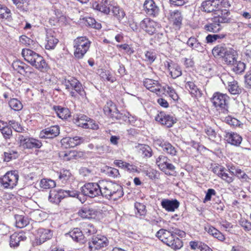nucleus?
I'll list each match as a JSON object with an SVG mask.
<instances>
[{"label": "nucleus", "mask_w": 251, "mask_h": 251, "mask_svg": "<svg viewBox=\"0 0 251 251\" xmlns=\"http://www.w3.org/2000/svg\"><path fill=\"white\" fill-rule=\"evenodd\" d=\"M163 90L173 100H178V96L176 94L175 90L172 87L166 85L165 86L163 87Z\"/></svg>", "instance_id": "864d4df0"}, {"label": "nucleus", "mask_w": 251, "mask_h": 251, "mask_svg": "<svg viewBox=\"0 0 251 251\" xmlns=\"http://www.w3.org/2000/svg\"><path fill=\"white\" fill-rule=\"evenodd\" d=\"M66 89L70 91V95L73 97H76V94L79 95L82 98L86 96V93L81 83L75 77H71L68 79H65L63 82Z\"/></svg>", "instance_id": "f03ea898"}, {"label": "nucleus", "mask_w": 251, "mask_h": 251, "mask_svg": "<svg viewBox=\"0 0 251 251\" xmlns=\"http://www.w3.org/2000/svg\"><path fill=\"white\" fill-rule=\"evenodd\" d=\"M245 86L247 89H251V68L244 75Z\"/></svg>", "instance_id": "0e129e2a"}, {"label": "nucleus", "mask_w": 251, "mask_h": 251, "mask_svg": "<svg viewBox=\"0 0 251 251\" xmlns=\"http://www.w3.org/2000/svg\"><path fill=\"white\" fill-rule=\"evenodd\" d=\"M171 235H172V233H171L168 230L162 228L157 232L156 236L162 242H163Z\"/></svg>", "instance_id": "052dcab7"}, {"label": "nucleus", "mask_w": 251, "mask_h": 251, "mask_svg": "<svg viewBox=\"0 0 251 251\" xmlns=\"http://www.w3.org/2000/svg\"><path fill=\"white\" fill-rule=\"evenodd\" d=\"M232 65V70L236 74H240L243 72L246 68V65L244 63L236 60V62Z\"/></svg>", "instance_id": "8fccbe9b"}, {"label": "nucleus", "mask_w": 251, "mask_h": 251, "mask_svg": "<svg viewBox=\"0 0 251 251\" xmlns=\"http://www.w3.org/2000/svg\"><path fill=\"white\" fill-rule=\"evenodd\" d=\"M16 220V226L19 228H23L28 224L27 218H25L22 215H17L15 217Z\"/></svg>", "instance_id": "49530a36"}, {"label": "nucleus", "mask_w": 251, "mask_h": 251, "mask_svg": "<svg viewBox=\"0 0 251 251\" xmlns=\"http://www.w3.org/2000/svg\"><path fill=\"white\" fill-rule=\"evenodd\" d=\"M144 9L146 13L152 17L159 15L160 9L153 0H146L144 3Z\"/></svg>", "instance_id": "dca6fc26"}, {"label": "nucleus", "mask_w": 251, "mask_h": 251, "mask_svg": "<svg viewBox=\"0 0 251 251\" xmlns=\"http://www.w3.org/2000/svg\"><path fill=\"white\" fill-rule=\"evenodd\" d=\"M104 114L113 119H122V114L120 113L116 106L111 101H108L103 107Z\"/></svg>", "instance_id": "ddd939ff"}, {"label": "nucleus", "mask_w": 251, "mask_h": 251, "mask_svg": "<svg viewBox=\"0 0 251 251\" xmlns=\"http://www.w3.org/2000/svg\"><path fill=\"white\" fill-rule=\"evenodd\" d=\"M86 25L88 26H89L92 28L99 29L101 28V24L95 20L92 17H87L85 19Z\"/></svg>", "instance_id": "5fc2aeb1"}, {"label": "nucleus", "mask_w": 251, "mask_h": 251, "mask_svg": "<svg viewBox=\"0 0 251 251\" xmlns=\"http://www.w3.org/2000/svg\"><path fill=\"white\" fill-rule=\"evenodd\" d=\"M108 244V239L104 236L97 235L93 236L89 242L90 251H97L106 247Z\"/></svg>", "instance_id": "9d476101"}, {"label": "nucleus", "mask_w": 251, "mask_h": 251, "mask_svg": "<svg viewBox=\"0 0 251 251\" xmlns=\"http://www.w3.org/2000/svg\"><path fill=\"white\" fill-rule=\"evenodd\" d=\"M17 138L19 142L20 146L24 149H39L42 146V143L41 141L32 137H29L27 136L19 134Z\"/></svg>", "instance_id": "6e6552de"}, {"label": "nucleus", "mask_w": 251, "mask_h": 251, "mask_svg": "<svg viewBox=\"0 0 251 251\" xmlns=\"http://www.w3.org/2000/svg\"><path fill=\"white\" fill-rule=\"evenodd\" d=\"M100 180L98 183L88 182L81 187L82 194L91 198L100 196Z\"/></svg>", "instance_id": "1a4fd4ad"}, {"label": "nucleus", "mask_w": 251, "mask_h": 251, "mask_svg": "<svg viewBox=\"0 0 251 251\" xmlns=\"http://www.w3.org/2000/svg\"><path fill=\"white\" fill-rule=\"evenodd\" d=\"M113 16L120 21L126 15L124 10L119 6H113L111 10Z\"/></svg>", "instance_id": "a18cd8bd"}, {"label": "nucleus", "mask_w": 251, "mask_h": 251, "mask_svg": "<svg viewBox=\"0 0 251 251\" xmlns=\"http://www.w3.org/2000/svg\"><path fill=\"white\" fill-rule=\"evenodd\" d=\"M22 55L25 61L29 63L31 66H33V64L35 65L38 58L41 56L38 53L28 49H23Z\"/></svg>", "instance_id": "a211bd4d"}, {"label": "nucleus", "mask_w": 251, "mask_h": 251, "mask_svg": "<svg viewBox=\"0 0 251 251\" xmlns=\"http://www.w3.org/2000/svg\"><path fill=\"white\" fill-rule=\"evenodd\" d=\"M32 66L43 72L47 71L48 69V65L42 56L38 58L37 61H36L35 65L33 64Z\"/></svg>", "instance_id": "ea45409f"}, {"label": "nucleus", "mask_w": 251, "mask_h": 251, "mask_svg": "<svg viewBox=\"0 0 251 251\" xmlns=\"http://www.w3.org/2000/svg\"><path fill=\"white\" fill-rule=\"evenodd\" d=\"M234 169V176H236L239 178H242L244 179H247L248 178V176L247 174L241 169L239 168H235V167L232 166Z\"/></svg>", "instance_id": "338daca9"}, {"label": "nucleus", "mask_w": 251, "mask_h": 251, "mask_svg": "<svg viewBox=\"0 0 251 251\" xmlns=\"http://www.w3.org/2000/svg\"><path fill=\"white\" fill-rule=\"evenodd\" d=\"M169 16L170 20L173 23L174 25L176 26L179 27L182 24L183 19L181 12L177 10L171 11Z\"/></svg>", "instance_id": "cd10ccee"}, {"label": "nucleus", "mask_w": 251, "mask_h": 251, "mask_svg": "<svg viewBox=\"0 0 251 251\" xmlns=\"http://www.w3.org/2000/svg\"><path fill=\"white\" fill-rule=\"evenodd\" d=\"M217 16L214 17V21L219 23H227L230 22L229 17L230 13L228 10L225 9H219L215 13Z\"/></svg>", "instance_id": "a878e982"}, {"label": "nucleus", "mask_w": 251, "mask_h": 251, "mask_svg": "<svg viewBox=\"0 0 251 251\" xmlns=\"http://www.w3.org/2000/svg\"><path fill=\"white\" fill-rule=\"evenodd\" d=\"M96 9L106 14H109L111 10V8L109 7L107 5L103 4L101 2L100 4H96Z\"/></svg>", "instance_id": "69168bd1"}, {"label": "nucleus", "mask_w": 251, "mask_h": 251, "mask_svg": "<svg viewBox=\"0 0 251 251\" xmlns=\"http://www.w3.org/2000/svg\"><path fill=\"white\" fill-rule=\"evenodd\" d=\"M60 133V127L55 125L46 128L41 130L39 137L41 139H52L57 137Z\"/></svg>", "instance_id": "4468645a"}, {"label": "nucleus", "mask_w": 251, "mask_h": 251, "mask_svg": "<svg viewBox=\"0 0 251 251\" xmlns=\"http://www.w3.org/2000/svg\"><path fill=\"white\" fill-rule=\"evenodd\" d=\"M80 174L84 178L91 179L93 178L94 173L93 172L87 168L83 167L79 170Z\"/></svg>", "instance_id": "bf43d9fd"}, {"label": "nucleus", "mask_w": 251, "mask_h": 251, "mask_svg": "<svg viewBox=\"0 0 251 251\" xmlns=\"http://www.w3.org/2000/svg\"><path fill=\"white\" fill-rule=\"evenodd\" d=\"M84 138L81 137L75 136L74 137H66L63 138L61 143L65 148H74L84 142Z\"/></svg>", "instance_id": "f3484780"}, {"label": "nucleus", "mask_w": 251, "mask_h": 251, "mask_svg": "<svg viewBox=\"0 0 251 251\" xmlns=\"http://www.w3.org/2000/svg\"><path fill=\"white\" fill-rule=\"evenodd\" d=\"M15 70L23 75H25L28 73H31L30 68L29 66L21 62H15L12 64Z\"/></svg>", "instance_id": "2f4dec72"}, {"label": "nucleus", "mask_w": 251, "mask_h": 251, "mask_svg": "<svg viewBox=\"0 0 251 251\" xmlns=\"http://www.w3.org/2000/svg\"><path fill=\"white\" fill-rule=\"evenodd\" d=\"M96 150L98 153L102 154L111 151L110 147L106 145H97L96 147Z\"/></svg>", "instance_id": "e2e57ef3"}, {"label": "nucleus", "mask_w": 251, "mask_h": 251, "mask_svg": "<svg viewBox=\"0 0 251 251\" xmlns=\"http://www.w3.org/2000/svg\"><path fill=\"white\" fill-rule=\"evenodd\" d=\"M100 196L108 200H117L124 195L123 187L111 181L100 180Z\"/></svg>", "instance_id": "f257e3e1"}, {"label": "nucleus", "mask_w": 251, "mask_h": 251, "mask_svg": "<svg viewBox=\"0 0 251 251\" xmlns=\"http://www.w3.org/2000/svg\"><path fill=\"white\" fill-rule=\"evenodd\" d=\"M169 160V159L167 156L160 155L156 159V164L161 170L162 167H164L168 162Z\"/></svg>", "instance_id": "680f3d73"}, {"label": "nucleus", "mask_w": 251, "mask_h": 251, "mask_svg": "<svg viewBox=\"0 0 251 251\" xmlns=\"http://www.w3.org/2000/svg\"><path fill=\"white\" fill-rule=\"evenodd\" d=\"M170 74L174 79L182 75L181 69L177 64H172V68L170 69Z\"/></svg>", "instance_id": "de8ad7c7"}, {"label": "nucleus", "mask_w": 251, "mask_h": 251, "mask_svg": "<svg viewBox=\"0 0 251 251\" xmlns=\"http://www.w3.org/2000/svg\"><path fill=\"white\" fill-rule=\"evenodd\" d=\"M204 28L208 32L217 33L221 30V26L220 25V23L215 22L214 21V18L213 22L212 23L205 25L204 26Z\"/></svg>", "instance_id": "37998d69"}, {"label": "nucleus", "mask_w": 251, "mask_h": 251, "mask_svg": "<svg viewBox=\"0 0 251 251\" xmlns=\"http://www.w3.org/2000/svg\"><path fill=\"white\" fill-rule=\"evenodd\" d=\"M82 231L83 234L89 236L92 234L96 233L97 231V229L94 225L89 223H83L81 224Z\"/></svg>", "instance_id": "e433bc0d"}, {"label": "nucleus", "mask_w": 251, "mask_h": 251, "mask_svg": "<svg viewBox=\"0 0 251 251\" xmlns=\"http://www.w3.org/2000/svg\"><path fill=\"white\" fill-rule=\"evenodd\" d=\"M221 0H208L203 1L201 4V10L203 11L215 13L220 9Z\"/></svg>", "instance_id": "2eb2a0df"}, {"label": "nucleus", "mask_w": 251, "mask_h": 251, "mask_svg": "<svg viewBox=\"0 0 251 251\" xmlns=\"http://www.w3.org/2000/svg\"><path fill=\"white\" fill-rule=\"evenodd\" d=\"M96 211L89 206H83L78 211V215L84 219L93 218L96 216Z\"/></svg>", "instance_id": "c756f323"}, {"label": "nucleus", "mask_w": 251, "mask_h": 251, "mask_svg": "<svg viewBox=\"0 0 251 251\" xmlns=\"http://www.w3.org/2000/svg\"><path fill=\"white\" fill-rule=\"evenodd\" d=\"M52 109L55 112L57 116L61 119H67L71 116V112L67 107L60 105H54Z\"/></svg>", "instance_id": "c85d7f7f"}, {"label": "nucleus", "mask_w": 251, "mask_h": 251, "mask_svg": "<svg viewBox=\"0 0 251 251\" xmlns=\"http://www.w3.org/2000/svg\"><path fill=\"white\" fill-rule=\"evenodd\" d=\"M154 146L161 148L162 151L166 155L173 157L177 155L178 149L169 141L162 138H155L153 139Z\"/></svg>", "instance_id": "39448f33"}, {"label": "nucleus", "mask_w": 251, "mask_h": 251, "mask_svg": "<svg viewBox=\"0 0 251 251\" xmlns=\"http://www.w3.org/2000/svg\"><path fill=\"white\" fill-rule=\"evenodd\" d=\"M72 176L71 173L69 171V170H61L60 172V175L59 176V179L61 182L65 184L67 182V181L70 179Z\"/></svg>", "instance_id": "4d7b16f0"}, {"label": "nucleus", "mask_w": 251, "mask_h": 251, "mask_svg": "<svg viewBox=\"0 0 251 251\" xmlns=\"http://www.w3.org/2000/svg\"><path fill=\"white\" fill-rule=\"evenodd\" d=\"M229 97L220 92L215 93L211 99V101L220 113L226 114L228 111Z\"/></svg>", "instance_id": "7ed1b4c3"}, {"label": "nucleus", "mask_w": 251, "mask_h": 251, "mask_svg": "<svg viewBox=\"0 0 251 251\" xmlns=\"http://www.w3.org/2000/svg\"><path fill=\"white\" fill-rule=\"evenodd\" d=\"M205 229L210 235L220 241L223 242L226 239L225 235L221 231L212 226L205 227Z\"/></svg>", "instance_id": "c9c22d12"}, {"label": "nucleus", "mask_w": 251, "mask_h": 251, "mask_svg": "<svg viewBox=\"0 0 251 251\" xmlns=\"http://www.w3.org/2000/svg\"><path fill=\"white\" fill-rule=\"evenodd\" d=\"M225 55L222 58L223 60L227 65H232L236 62V52L231 48H228Z\"/></svg>", "instance_id": "473e14b6"}, {"label": "nucleus", "mask_w": 251, "mask_h": 251, "mask_svg": "<svg viewBox=\"0 0 251 251\" xmlns=\"http://www.w3.org/2000/svg\"><path fill=\"white\" fill-rule=\"evenodd\" d=\"M26 239V237L25 233L15 232L10 237L9 245L11 248H17L19 246L20 242L25 241Z\"/></svg>", "instance_id": "bb28decb"}, {"label": "nucleus", "mask_w": 251, "mask_h": 251, "mask_svg": "<svg viewBox=\"0 0 251 251\" xmlns=\"http://www.w3.org/2000/svg\"><path fill=\"white\" fill-rule=\"evenodd\" d=\"M46 42L45 48L47 50L54 49L58 43V40L55 37V33L52 30H49L47 32Z\"/></svg>", "instance_id": "393cba45"}, {"label": "nucleus", "mask_w": 251, "mask_h": 251, "mask_svg": "<svg viewBox=\"0 0 251 251\" xmlns=\"http://www.w3.org/2000/svg\"><path fill=\"white\" fill-rule=\"evenodd\" d=\"M226 34L224 32L216 34H208L206 37L205 39L206 43L209 44L213 43L216 41H220L221 40L226 38Z\"/></svg>", "instance_id": "a19ab883"}, {"label": "nucleus", "mask_w": 251, "mask_h": 251, "mask_svg": "<svg viewBox=\"0 0 251 251\" xmlns=\"http://www.w3.org/2000/svg\"><path fill=\"white\" fill-rule=\"evenodd\" d=\"M186 44L188 46L192 49L196 50L202 52L204 50V48L202 44L194 36H192L189 38Z\"/></svg>", "instance_id": "72a5a7b5"}, {"label": "nucleus", "mask_w": 251, "mask_h": 251, "mask_svg": "<svg viewBox=\"0 0 251 251\" xmlns=\"http://www.w3.org/2000/svg\"><path fill=\"white\" fill-rule=\"evenodd\" d=\"M140 26L150 35L156 33L157 29L160 27L157 23L148 18L144 19L140 22Z\"/></svg>", "instance_id": "f8f14e48"}, {"label": "nucleus", "mask_w": 251, "mask_h": 251, "mask_svg": "<svg viewBox=\"0 0 251 251\" xmlns=\"http://www.w3.org/2000/svg\"><path fill=\"white\" fill-rule=\"evenodd\" d=\"M139 153L147 157H150L152 155L151 148L149 146L145 145L140 146Z\"/></svg>", "instance_id": "603ef678"}, {"label": "nucleus", "mask_w": 251, "mask_h": 251, "mask_svg": "<svg viewBox=\"0 0 251 251\" xmlns=\"http://www.w3.org/2000/svg\"><path fill=\"white\" fill-rule=\"evenodd\" d=\"M155 120L167 127H172L176 122V118L172 114L161 111L155 117Z\"/></svg>", "instance_id": "9b49d317"}, {"label": "nucleus", "mask_w": 251, "mask_h": 251, "mask_svg": "<svg viewBox=\"0 0 251 251\" xmlns=\"http://www.w3.org/2000/svg\"><path fill=\"white\" fill-rule=\"evenodd\" d=\"M225 138L227 142L235 146H239L242 141V137L233 132H226Z\"/></svg>", "instance_id": "4be33fe9"}, {"label": "nucleus", "mask_w": 251, "mask_h": 251, "mask_svg": "<svg viewBox=\"0 0 251 251\" xmlns=\"http://www.w3.org/2000/svg\"><path fill=\"white\" fill-rule=\"evenodd\" d=\"M18 180V172L16 171H9L0 178V184L4 189H12L17 185Z\"/></svg>", "instance_id": "0eeeda50"}, {"label": "nucleus", "mask_w": 251, "mask_h": 251, "mask_svg": "<svg viewBox=\"0 0 251 251\" xmlns=\"http://www.w3.org/2000/svg\"><path fill=\"white\" fill-rule=\"evenodd\" d=\"M22 55L25 61L29 63L31 66H33V64L35 65L38 58L41 56L38 53L28 49H23Z\"/></svg>", "instance_id": "6ab92c4d"}, {"label": "nucleus", "mask_w": 251, "mask_h": 251, "mask_svg": "<svg viewBox=\"0 0 251 251\" xmlns=\"http://www.w3.org/2000/svg\"><path fill=\"white\" fill-rule=\"evenodd\" d=\"M68 234H69L72 238L76 242H80L83 240L84 235L83 233L82 230H81L79 228H75L72 230L70 231Z\"/></svg>", "instance_id": "4c0bfd02"}, {"label": "nucleus", "mask_w": 251, "mask_h": 251, "mask_svg": "<svg viewBox=\"0 0 251 251\" xmlns=\"http://www.w3.org/2000/svg\"><path fill=\"white\" fill-rule=\"evenodd\" d=\"M11 16L10 10L4 5L0 4V18L8 19Z\"/></svg>", "instance_id": "09e8293b"}, {"label": "nucleus", "mask_w": 251, "mask_h": 251, "mask_svg": "<svg viewBox=\"0 0 251 251\" xmlns=\"http://www.w3.org/2000/svg\"><path fill=\"white\" fill-rule=\"evenodd\" d=\"M81 125L82 126V128L86 129L97 130L99 128L98 124L94 120L89 118L84 124H81Z\"/></svg>", "instance_id": "3c124183"}, {"label": "nucleus", "mask_w": 251, "mask_h": 251, "mask_svg": "<svg viewBox=\"0 0 251 251\" xmlns=\"http://www.w3.org/2000/svg\"><path fill=\"white\" fill-rule=\"evenodd\" d=\"M56 186L55 181L50 179L43 178L40 180V186L45 189H50Z\"/></svg>", "instance_id": "c03bdc74"}, {"label": "nucleus", "mask_w": 251, "mask_h": 251, "mask_svg": "<svg viewBox=\"0 0 251 251\" xmlns=\"http://www.w3.org/2000/svg\"><path fill=\"white\" fill-rule=\"evenodd\" d=\"M90 44V41L86 37H78L75 39L74 41L75 56L78 59L82 58L88 50Z\"/></svg>", "instance_id": "20e7f679"}, {"label": "nucleus", "mask_w": 251, "mask_h": 251, "mask_svg": "<svg viewBox=\"0 0 251 251\" xmlns=\"http://www.w3.org/2000/svg\"><path fill=\"white\" fill-rule=\"evenodd\" d=\"M9 105L11 109L15 111H19L23 107L22 103L17 99H11L9 101Z\"/></svg>", "instance_id": "6e6d98bb"}, {"label": "nucleus", "mask_w": 251, "mask_h": 251, "mask_svg": "<svg viewBox=\"0 0 251 251\" xmlns=\"http://www.w3.org/2000/svg\"><path fill=\"white\" fill-rule=\"evenodd\" d=\"M239 224L245 231L248 232L251 230V222L248 220L243 219L239 221Z\"/></svg>", "instance_id": "774afa93"}, {"label": "nucleus", "mask_w": 251, "mask_h": 251, "mask_svg": "<svg viewBox=\"0 0 251 251\" xmlns=\"http://www.w3.org/2000/svg\"><path fill=\"white\" fill-rule=\"evenodd\" d=\"M228 90L232 95L239 94L241 93L242 90L239 87L238 82L236 81L228 82Z\"/></svg>", "instance_id": "79ce46f5"}, {"label": "nucleus", "mask_w": 251, "mask_h": 251, "mask_svg": "<svg viewBox=\"0 0 251 251\" xmlns=\"http://www.w3.org/2000/svg\"><path fill=\"white\" fill-rule=\"evenodd\" d=\"M18 156V153L16 151H9L7 152H4V161L9 162L12 159H16Z\"/></svg>", "instance_id": "13d9d810"}, {"label": "nucleus", "mask_w": 251, "mask_h": 251, "mask_svg": "<svg viewBox=\"0 0 251 251\" xmlns=\"http://www.w3.org/2000/svg\"><path fill=\"white\" fill-rule=\"evenodd\" d=\"M143 84L144 86L150 91L155 93L157 95L160 94L161 86L158 84L157 81L146 78L143 81Z\"/></svg>", "instance_id": "b1692460"}, {"label": "nucleus", "mask_w": 251, "mask_h": 251, "mask_svg": "<svg viewBox=\"0 0 251 251\" xmlns=\"http://www.w3.org/2000/svg\"><path fill=\"white\" fill-rule=\"evenodd\" d=\"M234 168L231 167L228 170L225 169L221 175L220 178L223 180L225 182L229 184L233 182L235 177L234 176Z\"/></svg>", "instance_id": "7c9ffc66"}, {"label": "nucleus", "mask_w": 251, "mask_h": 251, "mask_svg": "<svg viewBox=\"0 0 251 251\" xmlns=\"http://www.w3.org/2000/svg\"><path fill=\"white\" fill-rule=\"evenodd\" d=\"M162 207L168 212H174L179 206V202L176 199H163L161 201Z\"/></svg>", "instance_id": "412c9836"}, {"label": "nucleus", "mask_w": 251, "mask_h": 251, "mask_svg": "<svg viewBox=\"0 0 251 251\" xmlns=\"http://www.w3.org/2000/svg\"><path fill=\"white\" fill-rule=\"evenodd\" d=\"M228 48L225 46V45H218L215 47L212 50V54L215 57L223 58Z\"/></svg>", "instance_id": "58836bf2"}, {"label": "nucleus", "mask_w": 251, "mask_h": 251, "mask_svg": "<svg viewBox=\"0 0 251 251\" xmlns=\"http://www.w3.org/2000/svg\"><path fill=\"white\" fill-rule=\"evenodd\" d=\"M77 195V191L75 190H53L50 191L49 200L52 203L58 204L62 199L65 198L75 197Z\"/></svg>", "instance_id": "423d86ee"}, {"label": "nucleus", "mask_w": 251, "mask_h": 251, "mask_svg": "<svg viewBox=\"0 0 251 251\" xmlns=\"http://www.w3.org/2000/svg\"><path fill=\"white\" fill-rule=\"evenodd\" d=\"M185 88L189 90L193 97H201L202 93L195 84L192 81H187L185 84Z\"/></svg>", "instance_id": "f704fd0d"}, {"label": "nucleus", "mask_w": 251, "mask_h": 251, "mask_svg": "<svg viewBox=\"0 0 251 251\" xmlns=\"http://www.w3.org/2000/svg\"><path fill=\"white\" fill-rule=\"evenodd\" d=\"M163 242L174 250H179L183 246L182 241L178 237H175L172 234L167 237L166 240H164Z\"/></svg>", "instance_id": "5701e85b"}, {"label": "nucleus", "mask_w": 251, "mask_h": 251, "mask_svg": "<svg viewBox=\"0 0 251 251\" xmlns=\"http://www.w3.org/2000/svg\"><path fill=\"white\" fill-rule=\"evenodd\" d=\"M52 236V231L50 229L40 228L37 230L36 239L39 245L50 239Z\"/></svg>", "instance_id": "aec40b11"}]
</instances>
